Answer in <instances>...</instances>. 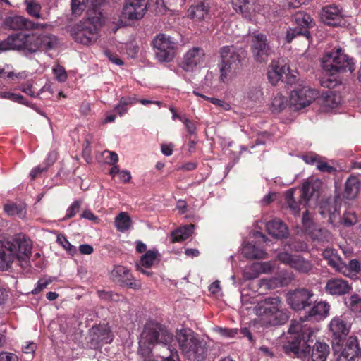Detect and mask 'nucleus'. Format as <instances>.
Returning a JSON list of instances; mask_svg holds the SVG:
<instances>
[{"label": "nucleus", "mask_w": 361, "mask_h": 361, "mask_svg": "<svg viewBox=\"0 0 361 361\" xmlns=\"http://www.w3.org/2000/svg\"><path fill=\"white\" fill-rule=\"evenodd\" d=\"M91 5L93 8V13L97 11V7L99 6L103 0H90ZM89 0H71V8L73 13L75 15H80L86 7L87 3Z\"/></svg>", "instance_id": "nucleus-38"}, {"label": "nucleus", "mask_w": 361, "mask_h": 361, "mask_svg": "<svg viewBox=\"0 0 361 361\" xmlns=\"http://www.w3.org/2000/svg\"><path fill=\"white\" fill-rule=\"evenodd\" d=\"M156 59L161 63L173 60L177 54L178 42L169 35L160 33L152 41Z\"/></svg>", "instance_id": "nucleus-8"}, {"label": "nucleus", "mask_w": 361, "mask_h": 361, "mask_svg": "<svg viewBox=\"0 0 361 361\" xmlns=\"http://www.w3.org/2000/svg\"><path fill=\"white\" fill-rule=\"evenodd\" d=\"M266 228L269 235H271L276 238H285L288 234V227L279 219H275L267 222L266 224Z\"/></svg>", "instance_id": "nucleus-30"}, {"label": "nucleus", "mask_w": 361, "mask_h": 361, "mask_svg": "<svg viewBox=\"0 0 361 361\" xmlns=\"http://www.w3.org/2000/svg\"><path fill=\"white\" fill-rule=\"evenodd\" d=\"M176 338L181 353L190 361H204L208 355L207 341L190 329L176 332Z\"/></svg>", "instance_id": "nucleus-3"}, {"label": "nucleus", "mask_w": 361, "mask_h": 361, "mask_svg": "<svg viewBox=\"0 0 361 361\" xmlns=\"http://www.w3.org/2000/svg\"><path fill=\"white\" fill-rule=\"evenodd\" d=\"M113 281L121 286L139 289L140 283L135 281L130 271L123 266L116 265L111 272Z\"/></svg>", "instance_id": "nucleus-19"}, {"label": "nucleus", "mask_w": 361, "mask_h": 361, "mask_svg": "<svg viewBox=\"0 0 361 361\" xmlns=\"http://www.w3.org/2000/svg\"><path fill=\"white\" fill-rule=\"evenodd\" d=\"M247 98L252 102H260L263 98V92L258 85H250L246 92Z\"/></svg>", "instance_id": "nucleus-44"}, {"label": "nucleus", "mask_w": 361, "mask_h": 361, "mask_svg": "<svg viewBox=\"0 0 361 361\" xmlns=\"http://www.w3.org/2000/svg\"><path fill=\"white\" fill-rule=\"evenodd\" d=\"M147 0H126L121 17L130 20L143 18L147 11Z\"/></svg>", "instance_id": "nucleus-17"}, {"label": "nucleus", "mask_w": 361, "mask_h": 361, "mask_svg": "<svg viewBox=\"0 0 361 361\" xmlns=\"http://www.w3.org/2000/svg\"><path fill=\"white\" fill-rule=\"evenodd\" d=\"M294 279L292 273L284 272L279 276V278L262 279L259 281V286L267 289L275 288L278 286L288 285Z\"/></svg>", "instance_id": "nucleus-25"}, {"label": "nucleus", "mask_w": 361, "mask_h": 361, "mask_svg": "<svg viewBox=\"0 0 361 361\" xmlns=\"http://www.w3.org/2000/svg\"><path fill=\"white\" fill-rule=\"evenodd\" d=\"M103 156H104L106 162L111 165H114L118 161V156L114 152L106 150L103 152Z\"/></svg>", "instance_id": "nucleus-61"}, {"label": "nucleus", "mask_w": 361, "mask_h": 361, "mask_svg": "<svg viewBox=\"0 0 361 361\" xmlns=\"http://www.w3.org/2000/svg\"><path fill=\"white\" fill-rule=\"evenodd\" d=\"M277 259L283 264L290 266L291 268L300 273H308L312 269V263L298 255H292L287 252L279 253Z\"/></svg>", "instance_id": "nucleus-16"}, {"label": "nucleus", "mask_w": 361, "mask_h": 361, "mask_svg": "<svg viewBox=\"0 0 361 361\" xmlns=\"http://www.w3.org/2000/svg\"><path fill=\"white\" fill-rule=\"evenodd\" d=\"M160 255L157 250L153 249L147 251L144 255L142 256L140 264L141 267L150 268L154 264L158 263L159 261Z\"/></svg>", "instance_id": "nucleus-39"}, {"label": "nucleus", "mask_w": 361, "mask_h": 361, "mask_svg": "<svg viewBox=\"0 0 361 361\" xmlns=\"http://www.w3.org/2000/svg\"><path fill=\"white\" fill-rule=\"evenodd\" d=\"M173 341V334L159 324L148 322L145 325L139 341V354L144 358L150 357L156 344L166 347Z\"/></svg>", "instance_id": "nucleus-2"}, {"label": "nucleus", "mask_w": 361, "mask_h": 361, "mask_svg": "<svg viewBox=\"0 0 361 361\" xmlns=\"http://www.w3.org/2000/svg\"><path fill=\"white\" fill-rule=\"evenodd\" d=\"M32 89L33 81L30 80H27L26 83L22 84L20 87V90L26 94L32 97L39 98L41 99H49L51 95L53 94L51 85L47 84L44 85L37 94L35 93Z\"/></svg>", "instance_id": "nucleus-24"}, {"label": "nucleus", "mask_w": 361, "mask_h": 361, "mask_svg": "<svg viewBox=\"0 0 361 361\" xmlns=\"http://www.w3.org/2000/svg\"><path fill=\"white\" fill-rule=\"evenodd\" d=\"M4 211L10 216H18L20 218H24L25 216L24 207L13 203L6 204Z\"/></svg>", "instance_id": "nucleus-47"}, {"label": "nucleus", "mask_w": 361, "mask_h": 361, "mask_svg": "<svg viewBox=\"0 0 361 361\" xmlns=\"http://www.w3.org/2000/svg\"><path fill=\"white\" fill-rule=\"evenodd\" d=\"M273 269L274 265L271 262H255L252 264V269L257 270L259 274L270 273Z\"/></svg>", "instance_id": "nucleus-50"}, {"label": "nucleus", "mask_w": 361, "mask_h": 361, "mask_svg": "<svg viewBox=\"0 0 361 361\" xmlns=\"http://www.w3.org/2000/svg\"><path fill=\"white\" fill-rule=\"evenodd\" d=\"M323 68L331 74L339 71H354V64L343 52L341 48H337L324 54L322 59Z\"/></svg>", "instance_id": "nucleus-7"}, {"label": "nucleus", "mask_w": 361, "mask_h": 361, "mask_svg": "<svg viewBox=\"0 0 361 361\" xmlns=\"http://www.w3.org/2000/svg\"><path fill=\"white\" fill-rule=\"evenodd\" d=\"M294 340L284 346L286 353L300 358L303 361H310V360L326 361L329 353V347L326 343L317 342L311 349L308 345L305 344L307 342V339L304 341L301 336L296 335Z\"/></svg>", "instance_id": "nucleus-4"}, {"label": "nucleus", "mask_w": 361, "mask_h": 361, "mask_svg": "<svg viewBox=\"0 0 361 361\" xmlns=\"http://www.w3.org/2000/svg\"><path fill=\"white\" fill-rule=\"evenodd\" d=\"M326 291L331 295H344L348 293L350 286L348 281L342 279H332L326 282Z\"/></svg>", "instance_id": "nucleus-26"}, {"label": "nucleus", "mask_w": 361, "mask_h": 361, "mask_svg": "<svg viewBox=\"0 0 361 361\" xmlns=\"http://www.w3.org/2000/svg\"><path fill=\"white\" fill-rule=\"evenodd\" d=\"M204 99L210 102L212 104L216 105L223 110L228 111L231 108V104L224 100L215 97H209L207 96H204Z\"/></svg>", "instance_id": "nucleus-54"}, {"label": "nucleus", "mask_w": 361, "mask_h": 361, "mask_svg": "<svg viewBox=\"0 0 361 361\" xmlns=\"http://www.w3.org/2000/svg\"><path fill=\"white\" fill-rule=\"evenodd\" d=\"M3 97L4 98L11 99L12 101L20 103L25 104V99L23 96L19 94H16L10 92H4Z\"/></svg>", "instance_id": "nucleus-62"}, {"label": "nucleus", "mask_w": 361, "mask_h": 361, "mask_svg": "<svg viewBox=\"0 0 361 361\" xmlns=\"http://www.w3.org/2000/svg\"><path fill=\"white\" fill-rule=\"evenodd\" d=\"M345 267L346 269L340 273L345 276H348L351 273L357 274L361 271V263L357 259H353L349 262L348 264H345Z\"/></svg>", "instance_id": "nucleus-49"}, {"label": "nucleus", "mask_w": 361, "mask_h": 361, "mask_svg": "<svg viewBox=\"0 0 361 361\" xmlns=\"http://www.w3.org/2000/svg\"><path fill=\"white\" fill-rule=\"evenodd\" d=\"M329 310V305L324 301L315 303L303 318H300L298 321L294 320L291 322L288 332L291 334L298 335L299 336H301L304 341L306 339L308 341L312 337L313 331L310 327L302 323L309 319L317 321L323 319L328 315Z\"/></svg>", "instance_id": "nucleus-6"}, {"label": "nucleus", "mask_w": 361, "mask_h": 361, "mask_svg": "<svg viewBox=\"0 0 361 361\" xmlns=\"http://www.w3.org/2000/svg\"><path fill=\"white\" fill-rule=\"evenodd\" d=\"M243 255L248 259H264L267 257L266 252L252 243H247L243 247Z\"/></svg>", "instance_id": "nucleus-37"}, {"label": "nucleus", "mask_w": 361, "mask_h": 361, "mask_svg": "<svg viewBox=\"0 0 361 361\" xmlns=\"http://www.w3.org/2000/svg\"><path fill=\"white\" fill-rule=\"evenodd\" d=\"M317 169L322 172H326L329 173H331L336 171V169L334 166L329 165L326 162L322 161L321 158L317 162Z\"/></svg>", "instance_id": "nucleus-60"}, {"label": "nucleus", "mask_w": 361, "mask_h": 361, "mask_svg": "<svg viewBox=\"0 0 361 361\" xmlns=\"http://www.w3.org/2000/svg\"><path fill=\"white\" fill-rule=\"evenodd\" d=\"M314 293L307 288H296L287 293L286 299L290 307L300 312L310 307L314 302Z\"/></svg>", "instance_id": "nucleus-11"}, {"label": "nucleus", "mask_w": 361, "mask_h": 361, "mask_svg": "<svg viewBox=\"0 0 361 361\" xmlns=\"http://www.w3.org/2000/svg\"><path fill=\"white\" fill-rule=\"evenodd\" d=\"M216 331L222 337L233 338L237 334V329L218 327Z\"/></svg>", "instance_id": "nucleus-58"}, {"label": "nucleus", "mask_w": 361, "mask_h": 361, "mask_svg": "<svg viewBox=\"0 0 361 361\" xmlns=\"http://www.w3.org/2000/svg\"><path fill=\"white\" fill-rule=\"evenodd\" d=\"M300 35H303L306 36L307 38L310 36V33L308 31H302V30H299V27L289 28L286 31L285 40L287 43H290L296 36Z\"/></svg>", "instance_id": "nucleus-51"}, {"label": "nucleus", "mask_w": 361, "mask_h": 361, "mask_svg": "<svg viewBox=\"0 0 361 361\" xmlns=\"http://www.w3.org/2000/svg\"><path fill=\"white\" fill-rule=\"evenodd\" d=\"M293 21L295 24L299 27V30L302 31H307V29L312 27L314 25V22L311 16L303 12L298 11L293 16Z\"/></svg>", "instance_id": "nucleus-35"}, {"label": "nucleus", "mask_w": 361, "mask_h": 361, "mask_svg": "<svg viewBox=\"0 0 361 361\" xmlns=\"http://www.w3.org/2000/svg\"><path fill=\"white\" fill-rule=\"evenodd\" d=\"M251 51L257 62L266 63L274 51L267 41L266 35L254 33L251 41Z\"/></svg>", "instance_id": "nucleus-12"}, {"label": "nucleus", "mask_w": 361, "mask_h": 361, "mask_svg": "<svg viewBox=\"0 0 361 361\" xmlns=\"http://www.w3.org/2000/svg\"><path fill=\"white\" fill-rule=\"evenodd\" d=\"M231 2L236 12L240 13L245 18L250 17V0H231Z\"/></svg>", "instance_id": "nucleus-42"}, {"label": "nucleus", "mask_w": 361, "mask_h": 361, "mask_svg": "<svg viewBox=\"0 0 361 361\" xmlns=\"http://www.w3.org/2000/svg\"><path fill=\"white\" fill-rule=\"evenodd\" d=\"M332 335V346L334 351L340 350L341 343L349 332V326L342 317H334L329 323Z\"/></svg>", "instance_id": "nucleus-15"}, {"label": "nucleus", "mask_w": 361, "mask_h": 361, "mask_svg": "<svg viewBox=\"0 0 361 361\" xmlns=\"http://www.w3.org/2000/svg\"><path fill=\"white\" fill-rule=\"evenodd\" d=\"M360 182L355 176H350L345 183L344 197L354 199L360 192Z\"/></svg>", "instance_id": "nucleus-34"}, {"label": "nucleus", "mask_w": 361, "mask_h": 361, "mask_svg": "<svg viewBox=\"0 0 361 361\" xmlns=\"http://www.w3.org/2000/svg\"><path fill=\"white\" fill-rule=\"evenodd\" d=\"M90 346L92 348H100L103 345L110 343L114 336L109 326L99 325L93 326L90 330Z\"/></svg>", "instance_id": "nucleus-18"}, {"label": "nucleus", "mask_w": 361, "mask_h": 361, "mask_svg": "<svg viewBox=\"0 0 361 361\" xmlns=\"http://www.w3.org/2000/svg\"><path fill=\"white\" fill-rule=\"evenodd\" d=\"M53 72H54L56 79L59 82H64L66 81L68 75H67L65 68L63 66H61L60 65H56L53 68Z\"/></svg>", "instance_id": "nucleus-53"}, {"label": "nucleus", "mask_w": 361, "mask_h": 361, "mask_svg": "<svg viewBox=\"0 0 361 361\" xmlns=\"http://www.w3.org/2000/svg\"><path fill=\"white\" fill-rule=\"evenodd\" d=\"M357 221V217L355 213L351 210L348 209L346 211L343 216V224L345 226H352L355 225Z\"/></svg>", "instance_id": "nucleus-52"}, {"label": "nucleus", "mask_w": 361, "mask_h": 361, "mask_svg": "<svg viewBox=\"0 0 361 361\" xmlns=\"http://www.w3.org/2000/svg\"><path fill=\"white\" fill-rule=\"evenodd\" d=\"M4 246L13 254V259L26 261L31 254L32 243L25 235L18 233L5 241Z\"/></svg>", "instance_id": "nucleus-10"}, {"label": "nucleus", "mask_w": 361, "mask_h": 361, "mask_svg": "<svg viewBox=\"0 0 361 361\" xmlns=\"http://www.w3.org/2000/svg\"><path fill=\"white\" fill-rule=\"evenodd\" d=\"M319 213L323 217L328 216L330 224H334V218L339 214L335 204L331 202H323L320 205Z\"/></svg>", "instance_id": "nucleus-40"}, {"label": "nucleus", "mask_w": 361, "mask_h": 361, "mask_svg": "<svg viewBox=\"0 0 361 361\" xmlns=\"http://www.w3.org/2000/svg\"><path fill=\"white\" fill-rule=\"evenodd\" d=\"M81 202L78 200L74 201L67 209L66 214L63 219H70L75 216L79 212Z\"/></svg>", "instance_id": "nucleus-55"}, {"label": "nucleus", "mask_w": 361, "mask_h": 361, "mask_svg": "<svg viewBox=\"0 0 361 361\" xmlns=\"http://www.w3.org/2000/svg\"><path fill=\"white\" fill-rule=\"evenodd\" d=\"M205 61V52L200 47L189 49L183 55L180 67L186 72H192L202 66Z\"/></svg>", "instance_id": "nucleus-13"}, {"label": "nucleus", "mask_w": 361, "mask_h": 361, "mask_svg": "<svg viewBox=\"0 0 361 361\" xmlns=\"http://www.w3.org/2000/svg\"><path fill=\"white\" fill-rule=\"evenodd\" d=\"M297 190L295 188H291L286 191L285 194V200L288 205V207L293 212L294 214H298L302 207H305L307 203V201L302 197H299L298 200H296L295 192Z\"/></svg>", "instance_id": "nucleus-29"}, {"label": "nucleus", "mask_w": 361, "mask_h": 361, "mask_svg": "<svg viewBox=\"0 0 361 361\" xmlns=\"http://www.w3.org/2000/svg\"><path fill=\"white\" fill-rule=\"evenodd\" d=\"M0 361H20V360L15 353L2 351L0 353Z\"/></svg>", "instance_id": "nucleus-64"}, {"label": "nucleus", "mask_w": 361, "mask_h": 361, "mask_svg": "<svg viewBox=\"0 0 361 361\" xmlns=\"http://www.w3.org/2000/svg\"><path fill=\"white\" fill-rule=\"evenodd\" d=\"M52 26L47 23H34L28 20L27 30H44L51 29Z\"/></svg>", "instance_id": "nucleus-56"}, {"label": "nucleus", "mask_w": 361, "mask_h": 361, "mask_svg": "<svg viewBox=\"0 0 361 361\" xmlns=\"http://www.w3.org/2000/svg\"><path fill=\"white\" fill-rule=\"evenodd\" d=\"M288 70V66L283 65L281 67L272 63L269 66L267 77L272 85H276L279 80L283 81V73Z\"/></svg>", "instance_id": "nucleus-33"}, {"label": "nucleus", "mask_w": 361, "mask_h": 361, "mask_svg": "<svg viewBox=\"0 0 361 361\" xmlns=\"http://www.w3.org/2000/svg\"><path fill=\"white\" fill-rule=\"evenodd\" d=\"M193 225L180 227L171 233L173 242H181L190 237L193 231Z\"/></svg>", "instance_id": "nucleus-41"}, {"label": "nucleus", "mask_w": 361, "mask_h": 361, "mask_svg": "<svg viewBox=\"0 0 361 361\" xmlns=\"http://www.w3.org/2000/svg\"><path fill=\"white\" fill-rule=\"evenodd\" d=\"M298 72L295 70L290 69L288 66V70L283 73V81L286 83L291 84L295 82Z\"/></svg>", "instance_id": "nucleus-59"}, {"label": "nucleus", "mask_w": 361, "mask_h": 361, "mask_svg": "<svg viewBox=\"0 0 361 361\" xmlns=\"http://www.w3.org/2000/svg\"><path fill=\"white\" fill-rule=\"evenodd\" d=\"M321 18L327 25H341L343 21V11L334 4L326 6L322 9Z\"/></svg>", "instance_id": "nucleus-22"}, {"label": "nucleus", "mask_w": 361, "mask_h": 361, "mask_svg": "<svg viewBox=\"0 0 361 361\" xmlns=\"http://www.w3.org/2000/svg\"><path fill=\"white\" fill-rule=\"evenodd\" d=\"M13 261V254L3 245L0 249V270L8 269Z\"/></svg>", "instance_id": "nucleus-45"}, {"label": "nucleus", "mask_w": 361, "mask_h": 361, "mask_svg": "<svg viewBox=\"0 0 361 361\" xmlns=\"http://www.w3.org/2000/svg\"><path fill=\"white\" fill-rule=\"evenodd\" d=\"M26 11L27 13L36 18H41V5L33 1H25Z\"/></svg>", "instance_id": "nucleus-48"}, {"label": "nucleus", "mask_w": 361, "mask_h": 361, "mask_svg": "<svg viewBox=\"0 0 361 361\" xmlns=\"http://www.w3.org/2000/svg\"><path fill=\"white\" fill-rule=\"evenodd\" d=\"M57 242L63 246V247L67 250L70 254L75 252V247L71 244V243L63 235H59L57 238Z\"/></svg>", "instance_id": "nucleus-57"}, {"label": "nucleus", "mask_w": 361, "mask_h": 361, "mask_svg": "<svg viewBox=\"0 0 361 361\" xmlns=\"http://www.w3.org/2000/svg\"><path fill=\"white\" fill-rule=\"evenodd\" d=\"M281 304L279 297L267 298L257 302L254 307V312L271 325L279 324L281 322L277 320V317L282 314Z\"/></svg>", "instance_id": "nucleus-9"}, {"label": "nucleus", "mask_w": 361, "mask_h": 361, "mask_svg": "<svg viewBox=\"0 0 361 361\" xmlns=\"http://www.w3.org/2000/svg\"><path fill=\"white\" fill-rule=\"evenodd\" d=\"M57 38L51 34L17 33L8 36L0 42V51L14 49L25 55L53 49L57 45Z\"/></svg>", "instance_id": "nucleus-1"}, {"label": "nucleus", "mask_w": 361, "mask_h": 361, "mask_svg": "<svg viewBox=\"0 0 361 361\" xmlns=\"http://www.w3.org/2000/svg\"><path fill=\"white\" fill-rule=\"evenodd\" d=\"M243 54V49H237L234 46H224L220 49L221 63L231 65V67L238 70Z\"/></svg>", "instance_id": "nucleus-21"}, {"label": "nucleus", "mask_w": 361, "mask_h": 361, "mask_svg": "<svg viewBox=\"0 0 361 361\" xmlns=\"http://www.w3.org/2000/svg\"><path fill=\"white\" fill-rule=\"evenodd\" d=\"M322 255L327 261L328 264L336 271H344L346 269L345 263L343 262L336 250L326 248L324 250Z\"/></svg>", "instance_id": "nucleus-28"}, {"label": "nucleus", "mask_w": 361, "mask_h": 361, "mask_svg": "<svg viewBox=\"0 0 361 361\" xmlns=\"http://www.w3.org/2000/svg\"><path fill=\"white\" fill-rule=\"evenodd\" d=\"M219 81L226 84L229 81L228 75L230 73H234L236 72L235 68L231 66V65H226L225 63H223L221 62L220 64H219Z\"/></svg>", "instance_id": "nucleus-46"}, {"label": "nucleus", "mask_w": 361, "mask_h": 361, "mask_svg": "<svg viewBox=\"0 0 361 361\" xmlns=\"http://www.w3.org/2000/svg\"><path fill=\"white\" fill-rule=\"evenodd\" d=\"M321 186L320 180L310 178L304 182L302 190L298 191V197L305 198L308 202L314 194L319 192Z\"/></svg>", "instance_id": "nucleus-27"}, {"label": "nucleus", "mask_w": 361, "mask_h": 361, "mask_svg": "<svg viewBox=\"0 0 361 361\" xmlns=\"http://www.w3.org/2000/svg\"><path fill=\"white\" fill-rule=\"evenodd\" d=\"M360 353L358 341L356 337L350 336L345 343V348L341 353V357H343L348 361L353 360L358 357Z\"/></svg>", "instance_id": "nucleus-31"}, {"label": "nucleus", "mask_w": 361, "mask_h": 361, "mask_svg": "<svg viewBox=\"0 0 361 361\" xmlns=\"http://www.w3.org/2000/svg\"><path fill=\"white\" fill-rule=\"evenodd\" d=\"M302 223L305 231L310 235L314 240L321 242H330L332 240L333 236L328 230L314 228L307 211L303 213Z\"/></svg>", "instance_id": "nucleus-20"}, {"label": "nucleus", "mask_w": 361, "mask_h": 361, "mask_svg": "<svg viewBox=\"0 0 361 361\" xmlns=\"http://www.w3.org/2000/svg\"><path fill=\"white\" fill-rule=\"evenodd\" d=\"M209 1L203 0L190 6L187 11V16L195 22H200L209 18Z\"/></svg>", "instance_id": "nucleus-23"}, {"label": "nucleus", "mask_w": 361, "mask_h": 361, "mask_svg": "<svg viewBox=\"0 0 361 361\" xmlns=\"http://www.w3.org/2000/svg\"><path fill=\"white\" fill-rule=\"evenodd\" d=\"M287 106V99L281 94L277 93L271 102L270 109L274 114H278Z\"/></svg>", "instance_id": "nucleus-43"}, {"label": "nucleus", "mask_w": 361, "mask_h": 361, "mask_svg": "<svg viewBox=\"0 0 361 361\" xmlns=\"http://www.w3.org/2000/svg\"><path fill=\"white\" fill-rule=\"evenodd\" d=\"M28 23V19L20 16H6L4 20L3 26L14 30H26Z\"/></svg>", "instance_id": "nucleus-32"}, {"label": "nucleus", "mask_w": 361, "mask_h": 361, "mask_svg": "<svg viewBox=\"0 0 361 361\" xmlns=\"http://www.w3.org/2000/svg\"><path fill=\"white\" fill-rule=\"evenodd\" d=\"M102 18L100 12L94 11L92 16L89 11L87 18L76 24L71 30V35L75 41L87 46L94 44L100 37Z\"/></svg>", "instance_id": "nucleus-5"}, {"label": "nucleus", "mask_w": 361, "mask_h": 361, "mask_svg": "<svg viewBox=\"0 0 361 361\" xmlns=\"http://www.w3.org/2000/svg\"><path fill=\"white\" fill-rule=\"evenodd\" d=\"M114 225L117 231L124 233L132 228L133 221L128 212H121L115 217Z\"/></svg>", "instance_id": "nucleus-36"}, {"label": "nucleus", "mask_w": 361, "mask_h": 361, "mask_svg": "<svg viewBox=\"0 0 361 361\" xmlns=\"http://www.w3.org/2000/svg\"><path fill=\"white\" fill-rule=\"evenodd\" d=\"M318 96V92L307 86H303L292 91L290 104L296 110L309 106Z\"/></svg>", "instance_id": "nucleus-14"}, {"label": "nucleus", "mask_w": 361, "mask_h": 361, "mask_svg": "<svg viewBox=\"0 0 361 361\" xmlns=\"http://www.w3.org/2000/svg\"><path fill=\"white\" fill-rule=\"evenodd\" d=\"M243 275L245 279L252 280L257 278L259 274L257 270H252V265H250L244 269Z\"/></svg>", "instance_id": "nucleus-63"}]
</instances>
